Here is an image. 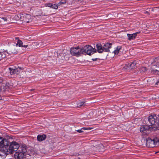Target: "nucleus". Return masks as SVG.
Listing matches in <instances>:
<instances>
[{
  "label": "nucleus",
  "mask_w": 159,
  "mask_h": 159,
  "mask_svg": "<svg viewBox=\"0 0 159 159\" xmlns=\"http://www.w3.org/2000/svg\"><path fill=\"white\" fill-rule=\"evenodd\" d=\"M9 69L10 70V74L11 75H14L16 74L14 69L11 68H9Z\"/></svg>",
  "instance_id": "nucleus-18"
},
{
  "label": "nucleus",
  "mask_w": 159,
  "mask_h": 159,
  "mask_svg": "<svg viewBox=\"0 0 159 159\" xmlns=\"http://www.w3.org/2000/svg\"><path fill=\"white\" fill-rule=\"evenodd\" d=\"M18 39L17 38H16V39Z\"/></svg>",
  "instance_id": "nucleus-33"
},
{
  "label": "nucleus",
  "mask_w": 159,
  "mask_h": 159,
  "mask_svg": "<svg viewBox=\"0 0 159 159\" xmlns=\"http://www.w3.org/2000/svg\"><path fill=\"white\" fill-rule=\"evenodd\" d=\"M22 45L23 43L22 41L18 39L16 45H18L19 47H21L22 46Z\"/></svg>",
  "instance_id": "nucleus-21"
},
{
  "label": "nucleus",
  "mask_w": 159,
  "mask_h": 159,
  "mask_svg": "<svg viewBox=\"0 0 159 159\" xmlns=\"http://www.w3.org/2000/svg\"><path fill=\"white\" fill-rule=\"evenodd\" d=\"M142 70L143 71H145L147 70V69L146 67H143L141 68Z\"/></svg>",
  "instance_id": "nucleus-24"
},
{
  "label": "nucleus",
  "mask_w": 159,
  "mask_h": 159,
  "mask_svg": "<svg viewBox=\"0 0 159 159\" xmlns=\"http://www.w3.org/2000/svg\"><path fill=\"white\" fill-rule=\"evenodd\" d=\"M86 105V104L85 103V102H80L78 104V107H80L82 106H85Z\"/></svg>",
  "instance_id": "nucleus-20"
},
{
  "label": "nucleus",
  "mask_w": 159,
  "mask_h": 159,
  "mask_svg": "<svg viewBox=\"0 0 159 159\" xmlns=\"http://www.w3.org/2000/svg\"><path fill=\"white\" fill-rule=\"evenodd\" d=\"M96 52V49L90 45H86L80 49L79 47L71 49L70 53L74 56H79L81 54H86L91 55Z\"/></svg>",
  "instance_id": "nucleus-1"
},
{
  "label": "nucleus",
  "mask_w": 159,
  "mask_h": 159,
  "mask_svg": "<svg viewBox=\"0 0 159 159\" xmlns=\"http://www.w3.org/2000/svg\"><path fill=\"white\" fill-rule=\"evenodd\" d=\"M157 117L156 115H151L148 117V120L151 126L155 125V124H158V122H157Z\"/></svg>",
  "instance_id": "nucleus-6"
},
{
  "label": "nucleus",
  "mask_w": 159,
  "mask_h": 159,
  "mask_svg": "<svg viewBox=\"0 0 159 159\" xmlns=\"http://www.w3.org/2000/svg\"><path fill=\"white\" fill-rule=\"evenodd\" d=\"M8 54L7 50L4 51L2 52H0V61L3 58L6 57Z\"/></svg>",
  "instance_id": "nucleus-11"
},
{
  "label": "nucleus",
  "mask_w": 159,
  "mask_h": 159,
  "mask_svg": "<svg viewBox=\"0 0 159 159\" xmlns=\"http://www.w3.org/2000/svg\"><path fill=\"white\" fill-rule=\"evenodd\" d=\"M76 131L79 133H82L83 132L81 129H80L77 130Z\"/></svg>",
  "instance_id": "nucleus-25"
},
{
  "label": "nucleus",
  "mask_w": 159,
  "mask_h": 159,
  "mask_svg": "<svg viewBox=\"0 0 159 159\" xmlns=\"http://www.w3.org/2000/svg\"><path fill=\"white\" fill-rule=\"evenodd\" d=\"M151 72L154 74H159V71L157 70L153 69V68L152 67L151 68Z\"/></svg>",
  "instance_id": "nucleus-17"
},
{
  "label": "nucleus",
  "mask_w": 159,
  "mask_h": 159,
  "mask_svg": "<svg viewBox=\"0 0 159 159\" xmlns=\"http://www.w3.org/2000/svg\"><path fill=\"white\" fill-rule=\"evenodd\" d=\"M61 59L62 60H64L65 59V57H61Z\"/></svg>",
  "instance_id": "nucleus-30"
},
{
  "label": "nucleus",
  "mask_w": 159,
  "mask_h": 159,
  "mask_svg": "<svg viewBox=\"0 0 159 159\" xmlns=\"http://www.w3.org/2000/svg\"><path fill=\"white\" fill-rule=\"evenodd\" d=\"M152 66L159 68V57L156 58L152 63Z\"/></svg>",
  "instance_id": "nucleus-10"
},
{
  "label": "nucleus",
  "mask_w": 159,
  "mask_h": 159,
  "mask_svg": "<svg viewBox=\"0 0 159 159\" xmlns=\"http://www.w3.org/2000/svg\"><path fill=\"white\" fill-rule=\"evenodd\" d=\"M20 151L25 155V153L27 152L26 147L25 145H23L20 147Z\"/></svg>",
  "instance_id": "nucleus-15"
},
{
  "label": "nucleus",
  "mask_w": 159,
  "mask_h": 159,
  "mask_svg": "<svg viewBox=\"0 0 159 159\" xmlns=\"http://www.w3.org/2000/svg\"><path fill=\"white\" fill-rule=\"evenodd\" d=\"M112 44L110 43H106L103 46V52H110L109 49L111 48Z\"/></svg>",
  "instance_id": "nucleus-8"
},
{
  "label": "nucleus",
  "mask_w": 159,
  "mask_h": 159,
  "mask_svg": "<svg viewBox=\"0 0 159 159\" xmlns=\"http://www.w3.org/2000/svg\"><path fill=\"white\" fill-rule=\"evenodd\" d=\"M140 33V32H137L132 34H127L128 40L130 41L134 39L137 36V34Z\"/></svg>",
  "instance_id": "nucleus-9"
},
{
  "label": "nucleus",
  "mask_w": 159,
  "mask_h": 159,
  "mask_svg": "<svg viewBox=\"0 0 159 159\" xmlns=\"http://www.w3.org/2000/svg\"><path fill=\"white\" fill-rule=\"evenodd\" d=\"M97 59V58H95V59H92V60L93 61H96Z\"/></svg>",
  "instance_id": "nucleus-31"
},
{
  "label": "nucleus",
  "mask_w": 159,
  "mask_h": 159,
  "mask_svg": "<svg viewBox=\"0 0 159 159\" xmlns=\"http://www.w3.org/2000/svg\"><path fill=\"white\" fill-rule=\"evenodd\" d=\"M7 139L0 137V156H4L11 153L9 150V143Z\"/></svg>",
  "instance_id": "nucleus-2"
},
{
  "label": "nucleus",
  "mask_w": 159,
  "mask_h": 159,
  "mask_svg": "<svg viewBox=\"0 0 159 159\" xmlns=\"http://www.w3.org/2000/svg\"><path fill=\"white\" fill-rule=\"evenodd\" d=\"M157 82L159 83V80Z\"/></svg>",
  "instance_id": "nucleus-32"
},
{
  "label": "nucleus",
  "mask_w": 159,
  "mask_h": 159,
  "mask_svg": "<svg viewBox=\"0 0 159 159\" xmlns=\"http://www.w3.org/2000/svg\"><path fill=\"white\" fill-rule=\"evenodd\" d=\"M98 52L99 53H102L103 52V46L100 43L97 44L96 45Z\"/></svg>",
  "instance_id": "nucleus-12"
},
{
  "label": "nucleus",
  "mask_w": 159,
  "mask_h": 159,
  "mask_svg": "<svg viewBox=\"0 0 159 159\" xmlns=\"http://www.w3.org/2000/svg\"><path fill=\"white\" fill-rule=\"evenodd\" d=\"M22 47H24L25 48H27L28 47V45H22Z\"/></svg>",
  "instance_id": "nucleus-29"
},
{
  "label": "nucleus",
  "mask_w": 159,
  "mask_h": 159,
  "mask_svg": "<svg viewBox=\"0 0 159 159\" xmlns=\"http://www.w3.org/2000/svg\"><path fill=\"white\" fill-rule=\"evenodd\" d=\"M14 69L16 74L17 75L20 72L21 69L20 67H18Z\"/></svg>",
  "instance_id": "nucleus-19"
},
{
  "label": "nucleus",
  "mask_w": 159,
  "mask_h": 159,
  "mask_svg": "<svg viewBox=\"0 0 159 159\" xmlns=\"http://www.w3.org/2000/svg\"><path fill=\"white\" fill-rule=\"evenodd\" d=\"M58 58H60V57L59 56H58Z\"/></svg>",
  "instance_id": "nucleus-34"
},
{
  "label": "nucleus",
  "mask_w": 159,
  "mask_h": 159,
  "mask_svg": "<svg viewBox=\"0 0 159 159\" xmlns=\"http://www.w3.org/2000/svg\"><path fill=\"white\" fill-rule=\"evenodd\" d=\"M83 130H87V128H85V127H83L81 128Z\"/></svg>",
  "instance_id": "nucleus-27"
},
{
  "label": "nucleus",
  "mask_w": 159,
  "mask_h": 159,
  "mask_svg": "<svg viewBox=\"0 0 159 159\" xmlns=\"http://www.w3.org/2000/svg\"><path fill=\"white\" fill-rule=\"evenodd\" d=\"M121 49V46H117L114 51L113 52V53H114L115 55H117L119 52V51Z\"/></svg>",
  "instance_id": "nucleus-14"
},
{
  "label": "nucleus",
  "mask_w": 159,
  "mask_h": 159,
  "mask_svg": "<svg viewBox=\"0 0 159 159\" xmlns=\"http://www.w3.org/2000/svg\"><path fill=\"white\" fill-rule=\"evenodd\" d=\"M136 62L135 61L131 63L129 65V66L131 69H135L137 67Z\"/></svg>",
  "instance_id": "nucleus-16"
},
{
  "label": "nucleus",
  "mask_w": 159,
  "mask_h": 159,
  "mask_svg": "<svg viewBox=\"0 0 159 159\" xmlns=\"http://www.w3.org/2000/svg\"><path fill=\"white\" fill-rule=\"evenodd\" d=\"M20 147L19 144L18 143L14 141L11 143L9 148V150L11 153H12L15 149H17Z\"/></svg>",
  "instance_id": "nucleus-4"
},
{
  "label": "nucleus",
  "mask_w": 159,
  "mask_h": 159,
  "mask_svg": "<svg viewBox=\"0 0 159 159\" xmlns=\"http://www.w3.org/2000/svg\"><path fill=\"white\" fill-rule=\"evenodd\" d=\"M25 155L23 153L21 152L19 150L15 152L14 157L15 159H22L24 157Z\"/></svg>",
  "instance_id": "nucleus-7"
},
{
  "label": "nucleus",
  "mask_w": 159,
  "mask_h": 159,
  "mask_svg": "<svg viewBox=\"0 0 159 159\" xmlns=\"http://www.w3.org/2000/svg\"><path fill=\"white\" fill-rule=\"evenodd\" d=\"M158 144H159V139L157 138L152 139L148 138L147 139L146 145L149 147L153 148Z\"/></svg>",
  "instance_id": "nucleus-3"
},
{
  "label": "nucleus",
  "mask_w": 159,
  "mask_h": 159,
  "mask_svg": "<svg viewBox=\"0 0 159 159\" xmlns=\"http://www.w3.org/2000/svg\"><path fill=\"white\" fill-rule=\"evenodd\" d=\"M93 128H91V127H87V130H91L92 129H93Z\"/></svg>",
  "instance_id": "nucleus-26"
},
{
  "label": "nucleus",
  "mask_w": 159,
  "mask_h": 159,
  "mask_svg": "<svg viewBox=\"0 0 159 159\" xmlns=\"http://www.w3.org/2000/svg\"><path fill=\"white\" fill-rule=\"evenodd\" d=\"M46 138V136L45 134L38 135L37 137V140L39 141H42Z\"/></svg>",
  "instance_id": "nucleus-13"
},
{
  "label": "nucleus",
  "mask_w": 159,
  "mask_h": 159,
  "mask_svg": "<svg viewBox=\"0 0 159 159\" xmlns=\"http://www.w3.org/2000/svg\"><path fill=\"white\" fill-rule=\"evenodd\" d=\"M157 126L152 127H149L148 125H143L141 127L140 130L141 132H143L144 134H148L149 133V131H151L153 128H156Z\"/></svg>",
  "instance_id": "nucleus-5"
},
{
  "label": "nucleus",
  "mask_w": 159,
  "mask_h": 159,
  "mask_svg": "<svg viewBox=\"0 0 159 159\" xmlns=\"http://www.w3.org/2000/svg\"><path fill=\"white\" fill-rule=\"evenodd\" d=\"M58 7L57 5L56 4H52V8L57 9L58 8Z\"/></svg>",
  "instance_id": "nucleus-22"
},
{
  "label": "nucleus",
  "mask_w": 159,
  "mask_h": 159,
  "mask_svg": "<svg viewBox=\"0 0 159 159\" xmlns=\"http://www.w3.org/2000/svg\"><path fill=\"white\" fill-rule=\"evenodd\" d=\"M46 6L50 7H52V4L51 3H47L46 4Z\"/></svg>",
  "instance_id": "nucleus-23"
},
{
  "label": "nucleus",
  "mask_w": 159,
  "mask_h": 159,
  "mask_svg": "<svg viewBox=\"0 0 159 159\" xmlns=\"http://www.w3.org/2000/svg\"><path fill=\"white\" fill-rule=\"evenodd\" d=\"M2 19H3L4 20L6 21L7 20V19L5 17H3L2 18Z\"/></svg>",
  "instance_id": "nucleus-28"
}]
</instances>
